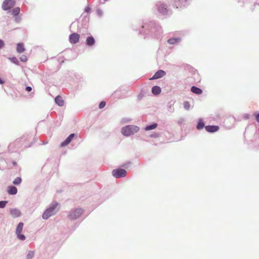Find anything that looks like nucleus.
I'll return each instance as SVG.
<instances>
[{
	"instance_id": "nucleus-1",
	"label": "nucleus",
	"mask_w": 259,
	"mask_h": 259,
	"mask_svg": "<svg viewBox=\"0 0 259 259\" xmlns=\"http://www.w3.org/2000/svg\"><path fill=\"white\" fill-rule=\"evenodd\" d=\"M139 131V127L134 125H129L123 127L121 129V132L125 136H130L137 133Z\"/></svg>"
},
{
	"instance_id": "nucleus-2",
	"label": "nucleus",
	"mask_w": 259,
	"mask_h": 259,
	"mask_svg": "<svg viewBox=\"0 0 259 259\" xmlns=\"http://www.w3.org/2000/svg\"><path fill=\"white\" fill-rule=\"evenodd\" d=\"M58 206V203L57 202H55L53 204H52V206L47 209L42 214V218L44 219H48L49 217L52 216V215L54 214L58 210V208L57 210H56V208H57Z\"/></svg>"
},
{
	"instance_id": "nucleus-3",
	"label": "nucleus",
	"mask_w": 259,
	"mask_h": 259,
	"mask_svg": "<svg viewBox=\"0 0 259 259\" xmlns=\"http://www.w3.org/2000/svg\"><path fill=\"white\" fill-rule=\"evenodd\" d=\"M83 212V210L81 208H77L72 210L68 214V218L71 220H75L79 218Z\"/></svg>"
},
{
	"instance_id": "nucleus-4",
	"label": "nucleus",
	"mask_w": 259,
	"mask_h": 259,
	"mask_svg": "<svg viewBox=\"0 0 259 259\" xmlns=\"http://www.w3.org/2000/svg\"><path fill=\"white\" fill-rule=\"evenodd\" d=\"M112 174L116 178H123L126 176V171L121 168L115 169L112 170Z\"/></svg>"
},
{
	"instance_id": "nucleus-5",
	"label": "nucleus",
	"mask_w": 259,
	"mask_h": 259,
	"mask_svg": "<svg viewBox=\"0 0 259 259\" xmlns=\"http://www.w3.org/2000/svg\"><path fill=\"white\" fill-rule=\"evenodd\" d=\"M15 4L14 0H5L2 5V8L4 10H10L14 6Z\"/></svg>"
},
{
	"instance_id": "nucleus-6",
	"label": "nucleus",
	"mask_w": 259,
	"mask_h": 259,
	"mask_svg": "<svg viewBox=\"0 0 259 259\" xmlns=\"http://www.w3.org/2000/svg\"><path fill=\"white\" fill-rule=\"evenodd\" d=\"M23 223H20L18 225L16 229V234L17 235L18 238L21 240H24L25 239V236L22 234H21V233L23 229Z\"/></svg>"
},
{
	"instance_id": "nucleus-7",
	"label": "nucleus",
	"mask_w": 259,
	"mask_h": 259,
	"mask_svg": "<svg viewBox=\"0 0 259 259\" xmlns=\"http://www.w3.org/2000/svg\"><path fill=\"white\" fill-rule=\"evenodd\" d=\"M80 38V35L77 33H73L69 36V41L71 44H76Z\"/></svg>"
},
{
	"instance_id": "nucleus-8",
	"label": "nucleus",
	"mask_w": 259,
	"mask_h": 259,
	"mask_svg": "<svg viewBox=\"0 0 259 259\" xmlns=\"http://www.w3.org/2000/svg\"><path fill=\"white\" fill-rule=\"evenodd\" d=\"M205 130L209 133H214L219 130V126L217 125H207L205 126Z\"/></svg>"
},
{
	"instance_id": "nucleus-9",
	"label": "nucleus",
	"mask_w": 259,
	"mask_h": 259,
	"mask_svg": "<svg viewBox=\"0 0 259 259\" xmlns=\"http://www.w3.org/2000/svg\"><path fill=\"white\" fill-rule=\"evenodd\" d=\"M10 214L13 218H17L21 215L20 211L16 208H12L10 210Z\"/></svg>"
},
{
	"instance_id": "nucleus-10",
	"label": "nucleus",
	"mask_w": 259,
	"mask_h": 259,
	"mask_svg": "<svg viewBox=\"0 0 259 259\" xmlns=\"http://www.w3.org/2000/svg\"><path fill=\"white\" fill-rule=\"evenodd\" d=\"M74 136V134H70L66 140L61 143V146L64 147L68 145L71 142Z\"/></svg>"
},
{
	"instance_id": "nucleus-11",
	"label": "nucleus",
	"mask_w": 259,
	"mask_h": 259,
	"mask_svg": "<svg viewBox=\"0 0 259 259\" xmlns=\"http://www.w3.org/2000/svg\"><path fill=\"white\" fill-rule=\"evenodd\" d=\"M165 75V72L164 71L162 70H159L155 73V74L151 79H158L163 77Z\"/></svg>"
},
{
	"instance_id": "nucleus-12",
	"label": "nucleus",
	"mask_w": 259,
	"mask_h": 259,
	"mask_svg": "<svg viewBox=\"0 0 259 259\" xmlns=\"http://www.w3.org/2000/svg\"><path fill=\"white\" fill-rule=\"evenodd\" d=\"M7 191L10 195H15L17 193V189L14 186H9Z\"/></svg>"
},
{
	"instance_id": "nucleus-13",
	"label": "nucleus",
	"mask_w": 259,
	"mask_h": 259,
	"mask_svg": "<svg viewBox=\"0 0 259 259\" xmlns=\"http://www.w3.org/2000/svg\"><path fill=\"white\" fill-rule=\"evenodd\" d=\"M55 102L59 106H62L64 105V102L62 98L60 96H57L55 98Z\"/></svg>"
},
{
	"instance_id": "nucleus-14",
	"label": "nucleus",
	"mask_w": 259,
	"mask_h": 259,
	"mask_svg": "<svg viewBox=\"0 0 259 259\" xmlns=\"http://www.w3.org/2000/svg\"><path fill=\"white\" fill-rule=\"evenodd\" d=\"M95 43V39L93 36H89L87 38L86 44L88 46H93Z\"/></svg>"
},
{
	"instance_id": "nucleus-15",
	"label": "nucleus",
	"mask_w": 259,
	"mask_h": 259,
	"mask_svg": "<svg viewBox=\"0 0 259 259\" xmlns=\"http://www.w3.org/2000/svg\"><path fill=\"white\" fill-rule=\"evenodd\" d=\"M17 51L19 53H23L25 51L24 45L22 43H18L17 45Z\"/></svg>"
},
{
	"instance_id": "nucleus-16",
	"label": "nucleus",
	"mask_w": 259,
	"mask_h": 259,
	"mask_svg": "<svg viewBox=\"0 0 259 259\" xmlns=\"http://www.w3.org/2000/svg\"><path fill=\"white\" fill-rule=\"evenodd\" d=\"M161 92V89L158 86H154L152 89V93L155 95H158Z\"/></svg>"
},
{
	"instance_id": "nucleus-17",
	"label": "nucleus",
	"mask_w": 259,
	"mask_h": 259,
	"mask_svg": "<svg viewBox=\"0 0 259 259\" xmlns=\"http://www.w3.org/2000/svg\"><path fill=\"white\" fill-rule=\"evenodd\" d=\"M191 90L192 92L197 95H200L202 93V91L200 89L194 86L191 88Z\"/></svg>"
},
{
	"instance_id": "nucleus-18",
	"label": "nucleus",
	"mask_w": 259,
	"mask_h": 259,
	"mask_svg": "<svg viewBox=\"0 0 259 259\" xmlns=\"http://www.w3.org/2000/svg\"><path fill=\"white\" fill-rule=\"evenodd\" d=\"M158 11L163 14L166 13V6L164 4H161L158 7Z\"/></svg>"
},
{
	"instance_id": "nucleus-19",
	"label": "nucleus",
	"mask_w": 259,
	"mask_h": 259,
	"mask_svg": "<svg viewBox=\"0 0 259 259\" xmlns=\"http://www.w3.org/2000/svg\"><path fill=\"white\" fill-rule=\"evenodd\" d=\"M181 40V39L179 38H170L168 40H167V42L170 44V45H172V44H175L179 41H180Z\"/></svg>"
},
{
	"instance_id": "nucleus-20",
	"label": "nucleus",
	"mask_w": 259,
	"mask_h": 259,
	"mask_svg": "<svg viewBox=\"0 0 259 259\" xmlns=\"http://www.w3.org/2000/svg\"><path fill=\"white\" fill-rule=\"evenodd\" d=\"M157 126V124L156 123H154L152 125H148L145 127L146 131H150L151 130L155 129Z\"/></svg>"
},
{
	"instance_id": "nucleus-21",
	"label": "nucleus",
	"mask_w": 259,
	"mask_h": 259,
	"mask_svg": "<svg viewBox=\"0 0 259 259\" xmlns=\"http://www.w3.org/2000/svg\"><path fill=\"white\" fill-rule=\"evenodd\" d=\"M204 127V123H203V122L202 121V120H199L198 124H197V128L198 130H201L202 129L203 127Z\"/></svg>"
},
{
	"instance_id": "nucleus-22",
	"label": "nucleus",
	"mask_w": 259,
	"mask_h": 259,
	"mask_svg": "<svg viewBox=\"0 0 259 259\" xmlns=\"http://www.w3.org/2000/svg\"><path fill=\"white\" fill-rule=\"evenodd\" d=\"M20 11V10L19 7L16 8L12 11V14L15 16H17L19 14Z\"/></svg>"
},
{
	"instance_id": "nucleus-23",
	"label": "nucleus",
	"mask_w": 259,
	"mask_h": 259,
	"mask_svg": "<svg viewBox=\"0 0 259 259\" xmlns=\"http://www.w3.org/2000/svg\"><path fill=\"white\" fill-rule=\"evenodd\" d=\"M21 179L20 177H17L13 182L14 185H19L21 183Z\"/></svg>"
},
{
	"instance_id": "nucleus-24",
	"label": "nucleus",
	"mask_w": 259,
	"mask_h": 259,
	"mask_svg": "<svg viewBox=\"0 0 259 259\" xmlns=\"http://www.w3.org/2000/svg\"><path fill=\"white\" fill-rule=\"evenodd\" d=\"M34 255V252L33 251H29V252L28 253V254L27 255L26 259H32Z\"/></svg>"
},
{
	"instance_id": "nucleus-25",
	"label": "nucleus",
	"mask_w": 259,
	"mask_h": 259,
	"mask_svg": "<svg viewBox=\"0 0 259 259\" xmlns=\"http://www.w3.org/2000/svg\"><path fill=\"white\" fill-rule=\"evenodd\" d=\"M7 202H8L7 201H0V208L5 207Z\"/></svg>"
},
{
	"instance_id": "nucleus-26",
	"label": "nucleus",
	"mask_w": 259,
	"mask_h": 259,
	"mask_svg": "<svg viewBox=\"0 0 259 259\" xmlns=\"http://www.w3.org/2000/svg\"><path fill=\"white\" fill-rule=\"evenodd\" d=\"M105 105H106V102L105 101H102L100 103L99 107L100 109H102L105 106Z\"/></svg>"
},
{
	"instance_id": "nucleus-27",
	"label": "nucleus",
	"mask_w": 259,
	"mask_h": 259,
	"mask_svg": "<svg viewBox=\"0 0 259 259\" xmlns=\"http://www.w3.org/2000/svg\"><path fill=\"white\" fill-rule=\"evenodd\" d=\"M20 59L22 62H26L27 60V58L25 55H22L20 57Z\"/></svg>"
},
{
	"instance_id": "nucleus-28",
	"label": "nucleus",
	"mask_w": 259,
	"mask_h": 259,
	"mask_svg": "<svg viewBox=\"0 0 259 259\" xmlns=\"http://www.w3.org/2000/svg\"><path fill=\"white\" fill-rule=\"evenodd\" d=\"M184 107L185 108L187 109H188L189 108V107H190V105H189V102H185L184 104Z\"/></svg>"
},
{
	"instance_id": "nucleus-29",
	"label": "nucleus",
	"mask_w": 259,
	"mask_h": 259,
	"mask_svg": "<svg viewBox=\"0 0 259 259\" xmlns=\"http://www.w3.org/2000/svg\"><path fill=\"white\" fill-rule=\"evenodd\" d=\"M5 43L3 40L0 39V49L4 47Z\"/></svg>"
},
{
	"instance_id": "nucleus-30",
	"label": "nucleus",
	"mask_w": 259,
	"mask_h": 259,
	"mask_svg": "<svg viewBox=\"0 0 259 259\" xmlns=\"http://www.w3.org/2000/svg\"><path fill=\"white\" fill-rule=\"evenodd\" d=\"M32 90V88L30 87H27L26 88V91L27 92H30Z\"/></svg>"
},
{
	"instance_id": "nucleus-31",
	"label": "nucleus",
	"mask_w": 259,
	"mask_h": 259,
	"mask_svg": "<svg viewBox=\"0 0 259 259\" xmlns=\"http://www.w3.org/2000/svg\"><path fill=\"white\" fill-rule=\"evenodd\" d=\"M12 61H13V62H14L15 63H17V62H18V60L17 59V58H13L12 59Z\"/></svg>"
},
{
	"instance_id": "nucleus-32",
	"label": "nucleus",
	"mask_w": 259,
	"mask_h": 259,
	"mask_svg": "<svg viewBox=\"0 0 259 259\" xmlns=\"http://www.w3.org/2000/svg\"><path fill=\"white\" fill-rule=\"evenodd\" d=\"M255 119L259 123V113L256 115Z\"/></svg>"
},
{
	"instance_id": "nucleus-33",
	"label": "nucleus",
	"mask_w": 259,
	"mask_h": 259,
	"mask_svg": "<svg viewBox=\"0 0 259 259\" xmlns=\"http://www.w3.org/2000/svg\"><path fill=\"white\" fill-rule=\"evenodd\" d=\"M4 82H5L4 81H3L2 79H1L0 78V83L2 84H4Z\"/></svg>"
}]
</instances>
